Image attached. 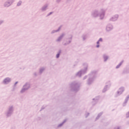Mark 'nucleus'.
<instances>
[{
  "label": "nucleus",
  "instance_id": "f257e3e1",
  "mask_svg": "<svg viewBox=\"0 0 129 129\" xmlns=\"http://www.w3.org/2000/svg\"><path fill=\"white\" fill-rule=\"evenodd\" d=\"M29 88H30V84H26L23 86V88L21 91V93H23V92H25L26 90H28Z\"/></svg>",
  "mask_w": 129,
  "mask_h": 129
},
{
  "label": "nucleus",
  "instance_id": "f03ea898",
  "mask_svg": "<svg viewBox=\"0 0 129 129\" xmlns=\"http://www.w3.org/2000/svg\"><path fill=\"white\" fill-rule=\"evenodd\" d=\"M86 71H87V69H86L85 70H81L77 74V76L81 77V75H82V74H85Z\"/></svg>",
  "mask_w": 129,
  "mask_h": 129
},
{
  "label": "nucleus",
  "instance_id": "7ed1b4c3",
  "mask_svg": "<svg viewBox=\"0 0 129 129\" xmlns=\"http://www.w3.org/2000/svg\"><path fill=\"white\" fill-rule=\"evenodd\" d=\"M9 82H11V79L10 78H7L4 80V83L5 84H8Z\"/></svg>",
  "mask_w": 129,
  "mask_h": 129
},
{
  "label": "nucleus",
  "instance_id": "20e7f679",
  "mask_svg": "<svg viewBox=\"0 0 129 129\" xmlns=\"http://www.w3.org/2000/svg\"><path fill=\"white\" fill-rule=\"evenodd\" d=\"M124 91V89L123 87H121L119 89V91H117V94L119 95H120V94H121V93H122Z\"/></svg>",
  "mask_w": 129,
  "mask_h": 129
},
{
  "label": "nucleus",
  "instance_id": "39448f33",
  "mask_svg": "<svg viewBox=\"0 0 129 129\" xmlns=\"http://www.w3.org/2000/svg\"><path fill=\"white\" fill-rule=\"evenodd\" d=\"M12 112H13V107H11L9 108V112L7 113V116H10L12 114Z\"/></svg>",
  "mask_w": 129,
  "mask_h": 129
},
{
  "label": "nucleus",
  "instance_id": "423d86ee",
  "mask_svg": "<svg viewBox=\"0 0 129 129\" xmlns=\"http://www.w3.org/2000/svg\"><path fill=\"white\" fill-rule=\"evenodd\" d=\"M65 36V34H62L56 40L57 42H60L63 39V37Z\"/></svg>",
  "mask_w": 129,
  "mask_h": 129
},
{
  "label": "nucleus",
  "instance_id": "0eeeda50",
  "mask_svg": "<svg viewBox=\"0 0 129 129\" xmlns=\"http://www.w3.org/2000/svg\"><path fill=\"white\" fill-rule=\"evenodd\" d=\"M103 58L104 59V61L105 62L106 61H107V60H108V56L106 55H104L103 56Z\"/></svg>",
  "mask_w": 129,
  "mask_h": 129
},
{
  "label": "nucleus",
  "instance_id": "6e6552de",
  "mask_svg": "<svg viewBox=\"0 0 129 129\" xmlns=\"http://www.w3.org/2000/svg\"><path fill=\"white\" fill-rule=\"evenodd\" d=\"M111 29H112V27L108 26L106 28V31H107V32H109V31H111Z\"/></svg>",
  "mask_w": 129,
  "mask_h": 129
},
{
  "label": "nucleus",
  "instance_id": "1a4fd4ad",
  "mask_svg": "<svg viewBox=\"0 0 129 129\" xmlns=\"http://www.w3.org/2000/svg\"><path fill=\"white\" fill-rule=\"evenodd\" d=\"M61 53V50H59L58 51V53L56 55V58H59V57H60V54Z\"/></svg>",
  "mask_w": 129,
  "mask_h": 129
},
{
  "label": "nucleus",
  "instance_id": "9d476101",
  "mask_svg": "<svg viewBox=\"0 0 129 129\" xmlns=\"http://www.w3.org/2000/svg\"><path fill=\"white\" fill-rule=\"evenodd\" d=\"M65 122H66V120H64L62 123L59 124L58 125V127H60V126H62L63 125V124H64V123H65Z\"/></svg>",
  "mask_w": 129,
  "mask_h": 129
},
{
  "label": "nucleus",
  "instance_id": "9b49d317",
  "mask_svg": "<svg viewBox=\"0 0 129 129\" xmlns=\"http://www.w3.org/2000/svg\"><path fill=\"white\" fill-rule=\"evenodd\" d=\"M93 16H94V17H97V16H98V14H97V11H95L94 13Z\"/></svg>",
  "mask_w": 129,
  "mask_h": 129
},
{
  "label": "nucleus",
  "instance_id": "f8f14e48",
  "mask_svg": "<svg viewBox=\"0 0 129 129\" xmlns=\"http://www.w3.org/2000/svg\"><path fill=\"white\" fill-rule=\"evenodd\" d=\"M5 7H9V6H10V2H7L6 3H5Z\"/></svg>",
  "mask_w": 129,
  "mask_h": 129
},
{
  "label": "nucleus",
  "instance_id": "ddd939ff",
  "mask_svg": "<svg viewBox=\"0 0 129 129\" xmlns=\"http://www.w3.org/2000/svg\"><path fill=\"white\" fill-rule=\"evenodd\" d=\"M47 8H48L47 6H45L44 7L42 8V11H45V10H46V9H47Z\"/></svg>",
  "mask_w": 129,
  "mask_h": 129
},
{
  "label": "nucleus",
  "instance_id": "4468645a",
  "mask_svg": "<svg viewBox=\"0 0 129 129\" xmlns=\"http://www.w3.org/2000/svg\"><path fill=\"white\" fill-rule=\"evenodd\" d=\"M128 98H129V96H128L126 98V99H125V103H126V102H127V101H128Z\"/></svg>",
  "mask_w": 129,
  "mask_h": 129
},
{
  "label": "nucleus",
  "instance_id": "2eb2a0df",
  "mask_svg": "<svg viewBox=\"0 0 129 129\" xmlns=\"http://www.w3.org/2000/svg\"><path fill=\"white\" fill-rule=\"evenodd\" d=\"M97 45L96 46V47L99 48V40L97 41Z\"/></svg>",
  "mask_w": 129,
  "mask_h": 129
},
{
  "label": "nucleus",
  "instance_id": "dca6fc26",
  "mask_svg": "<svg viewBox=\"0 0 129 129\" xmlns=\"http://www.w3.org/2000/svg\"><path fill=\"white\" fill-rule=\"evenodd\" d=\"M102 113H100V114H99L98 115V116L97 117V118H99V117H100V116H101Z\"/></svg>",
  "mask_w": 129,
  "mask_h": 129
},
{
  "label": "nucleus",
  "instance_id": "f3484780",
  "mask_svg": "<svg viewBox=\"0 0 129 129\" xmlns=\"http://www.w3.org/2000/svg\"><path fill=\"white\" fill-rule=\"evenodd\" d=\"M44 68L41 69L39 71L40 73H42V72H43V71H44Z\"/></svg>",
  "mask_w": 129,
  "mask_h": 129
},
{
  "label": "nucleus",
  "instance_id": "a211bd4d",
  "mask_svg": "<svg viewBox=\"0 0 129 129\" xmlns=\"http://www.w3.org/2000/svg\"><path fill=\"white\" fill-rule=\"evenodd\" d=\"M21 5H22V2H20L17 4V6H21Z\"/></svg>",
  "mask_w": 129,
  "mask_h": 129
},
{
  "label": "nucleus",
  "instance_id": "6ab92c4d",
  "mask_svg": "<svg viewBox=\"0 0 129 129\" xmlns=\"http://www.w3.org/2000/svg\"><path fill=\"white\" fill-rule=\"evenodd\" d=\"M126 117H129V112L126 114Z\"/></svg>",
  "mask_w": 129,
  "mask_h": 129
},
{
  "label": "nucleus",
  "instance_id": "aec40b11",
  "mask_svg": "<svg viewBox=\"0 0 129 129\" xmlns=\"http://www.w3.org/2000/svg\"><path fill=\"white\" fill-rule=\"evenodd\" d=\"M98 41L99 42H102V38H100Z\"/></svg>",
  "mask_w": 129,
  "mask_h": 129
},
{
  "label": "nucleus",
  "instance_id": "412c9836",
  "mask_svg": "<svg viewBox=\"0 0 129 129\" xmlns=\"http://www.w3.org/2000/svg\"><path fill=\"white\" fill-rule=\"evenodd\" d=\"M105 91H106V89L104 88V89L103 90V92H105Z\"/></svg>",
  "mask_w": 129,
  "mask_h": 129
},
{
  "label": "nucleus",
  "instance_id": "4be33fe9",
  "mask_svg": "<svg viewBox=\"0 0 129 129\" xmlns=\"http://www.w3.org/2000/svg\"><path fill=\"white\" fill-rule=\"evenodd\" d=\"M101 16H104V11L102 12V14Z\"/></svg>",
  "mask_w": 129,
  "mask_h": 129
},
{
  "label": "nucleus",
  "instance_id": "5701e85b",
  "mask_svg": "<svg viewBox=\"0 0 129 129\" xmlns=\"http://www.w3.org/2000/svg\"><path fill=\"white\" fill-rule=\"evenodd\" d=\"M118 18V16L116 15V17H115V20H116Z\"/></svg>",
  "mask_w": 129,
  "mask_h": 129
},
{
  "label": "nucleus",
  "instance_id": "b1692460",
  "mask_svg": "<svg viewBox=\"0 0 129 129\" xmlns=\"http://www.w3.org/2000/svg\"><path fill=\"white\" fill-rule=\"evenodd\" d=\"M53 14V12H50L47 16H50V15H52Z\"/></svg>",
  "mask_w": 129,
  "mask_h": 129
},
{
  "label": "nucleus",
  "instance_id": "393cba45",
  "mask_svg": "<svg viewBox=\"0 0 129 129\" xmlns=\"http://www.w3.org/2000/svg\"><path fill=\"white\" fill-rule=\"evenodd\" d=\"M122 63H123V61H121L119 65H121L122 64Z\"/></svg>",
  "mask_w": 129,
  "mask_h": 129
},
{
  "label": "nucleus",
  "instance_id": "a878e982",
  "mask_svg": "<svg viewBox=\"0 0 129 129\" xmlns=\"http://www.w3.org/2000/svg\"><path fill=\"white\" fill-rule=\"evenodd\" d=\"M120 67V66H117L116 67V68H117H117H119Z\"/></svg>",
  "mask_w": 129,
  "mask_h": 129
},
{
  "label": "nucleus",
  "instance_id": "bb28decb",
  "mask_svg": "<svg viewBox=\"0 0 129 129\" xmlns=\"http://www.w3.org/2000/svg\"><path fill=\"white\" fill-rule=\"evenodd\" d=\"M88 84H90V79L89 80V81H88Z\"/></svg>",
  "mask_w": 129,
  "mask_h": 129
},
{
  "label": "nucleus",
  "instance_id": "cd10ccee",
  "mask_svg": "<svg viewBox=\"0 0 129 129\" xmlns=\"http://www.w3.org/2000/svg\"><path fill=\"white\" fill-rule=\"evenodd\" d=\"M16 84H18V82H16L15 83V85H16Z\"/></svg>",
  "mask_w": 129,
  "mask_h": 129
},
{
  "label": "nucleus",
  "instance_id": "c85d7f7f",
  "mask_svg": "<svg viewBox=\"0 0 129 129\" xmlns=\"http://www.w3.org/2000/svg\"><path fill=\"white\" fill-rule=\"evenodd\" d=\"M86 79V77H85L84 78V79Z\"/></svg>",
  "mask_w": 129,
  "mask_h": 129
},
{
  "label": "nucleus",
  "instance_id": "c756f323",
  "mask_svg": "<svg viewBox=\"0 0 129 129\" xmlns=\"http://www.w3.org/2000/svg\"><path fill=\"white\" fill-rule=\"evenodd\" d=\"M117 129H119V127H117Z\"/></svg>",
  "mask_w": 129,
  "mask_h": 129
},
{
  "label": "nucleus",
  "instance_id": "7c9ffc66",
  "mask_svg": "<svg viewBox=\"0 0 129 129\" xmlns=\"http://www.w3.org/2000/svg\"><path fill=\"white\" fill-rule=\"evenodd\" d=\"M75 91H76V90H74Z\"/></svg>",
  "mask_w": 129,
  "mask_h": 129
},
{
  "label": "nucleus",
  "instance_id": "2f4dec72",
  "mask_svg": "<svg viewBox=\"0 0 129 129\" xmlns=\"http://www.w3.org/2000/svg\"><path fill=\"white\" fill-rule=\"evenodd\" d=\"M113 19H114V17H113Z\"/></svg>",
  "mask_w": 129,
  "mask_h": 129
}]
</instances>
